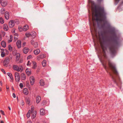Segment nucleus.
I'll return each instance as SVG.
<instances>
[{
    "mask_svg": "<svg viewBox=\"0 0 123 123\" xmlns=\"http://www.w3.org/2000/svg\"><path fill=\"white\" fill-rule=\"evenodd\" d=\"M12 90H14V88H13V86H12Z\"/></svg>",
    "mask_w": 123,
    "mask_h": 123,
    "instance_id": "69168bd1",
    "label": "nucleus"
},
{
    "mask_svg": "<svg viewBox=\"0 0 123 123\" xmlns=\"http://www.w3.org/2000/svg\"><path fill=\"white\" fill-rule=\"evenodd\" d=\"M0 23L2 24H3L4 23V20L2 17L0 18Z\"/></svg>",
    "mask_w": 123,
    "mask_h": 123,
    "instance_id": "c85d7f7f",
    "label": "nucleus"
},
{
    "mask_svg": "<svg viewBox=\"0 0 123 123\" xmlns=\"http://www.w3.org/2000/svg\"><path fill=\"white\" fill-rule=\"evenodd\" d=\"M36 36V33L35 32H32L31 33V38L32 39L34 38Z\"/></svg>",
    "mask_w": 123,
    "mask_h": 123,
    "instance_id": "4468645a",
    "label": "nucleus"
},
{
    "mask_svg": "<svg viewBox=\"0 0 123 123\" xmlns=\"http://www.w3.org/2000/svg\"><path fill=\"white\" fill-rule=\"evenodd\" d=\"M5 50L4 49H1L0 51L1 53L4 52Z\"/></svg>",
    "mask_w": 123,
    "mask_h": 123,
    "instance_id": "09e8293b",
    "label": "nucleus"
},
{
    "mask_svg": "<svg viewBox=\"0 0 123 123\" xmlns=\"http://www.w3.org/2000/svg\"><path fill=\"white\" fill-rule=\"evenodd\" d=\"M119 44L118 37L116 35H113L111 38L109 43V49L113 57L115 55L116 49Z\"/></svg>",
    "mask_w": 123,
    "mask_h": 123,
    "instance_id": "f03ea898",
    "label": "nucleus"
},
{
    "mask_svg": "<svg viewBox=\"0 0 123 123\" xmlns=\"http://www.w3.org/2000/svg\"><path fill=\"white\" fill-rule=\"evenodd\" d=\"M31 112V111L30 110H29L28 111V112L27 113H29L30 114Z\"/></svg>",
    "mask_w": 123,
    "mask_h": 123,
    "instance_id": "bf43d9fd",
    "label": "nucleus"
},
{
    "mask_svg": "<svg viewBox=\"0 0 123 123\" xmlns=\"http://www.w3.org/2000/svg\"><path fill=\"white\" fill-rule=\"evenodd\" d=\"M30 114H29V113H27V115H26V116H27V117H28V118H29L30 116Z\"/></svg>",
    "mask_w": 123,
    "mask_h": 123,
    "instance_id": "49530a36",
    "label": "nucleus"
},
{
    "mask_svg": "<svg viewBox=\"0 0 123 123\" xmlns=\"http://www.w3.org/2000/svg\"><path fill=\"white\" fill-rule=\"evenodd\" d=\"M12 96L14 98H16V95L15 93H13L12 94Z\"/></svg>",
    "mask_w": 123,
    "mask_h": 123,
    "instance_id": "de8ad7c7",
    "label": "nucleus"
},
{
    "mask_svg": "<svg viewBox=\"0 0 123 123\" xmlns=\"http://www.w3.org/2000/svg\"><path fill=\"white\" fill-rule=\"evenodd\" d=\"M36 102L37 104L38 103V96H37L36 98Z\"/></svg>",
    "mask_w": 123,
    "mask_h": 123,
    "instance_id": "4c0bfd02",
    "label": "nucleus"
},
{
    "mask_svg": "<svg viewBox=\"0 0 123 123\" xmlns=\"http://www.w3.org/2000/svg\"><path fill=\"white\" fill-rule=\"evenodd\" d=\"M1 45L4 48H5L6 47V43L4 41H2L1 43Z\"/></svg>",
    "mask_w": 123,
    "mask_h": 123,
    "instance_id": "b1692460",
    "label": "nucleus"
},
{
    "mask_svg": "<svg viewBox=\"0 0 123 123\" xmlns=\"http://www.w3.org/2000/svg\"><path fill=\"white\" fill-rule=\"evenodd\" d=\"M10 58L9 57H6L3 62L4 66L5 67H7L9 63Z\"/></svg>",
    "mask_w": 123,
    "mask_h": 123,
    "instance_id": "20e7f679",
    "label": "nucleus"
},
{
    "mask_svg": "<svg viewBox=\"0 0 123 123\" xmlns=\"http://www.w3.org/2000/svg\"><path fill=\"white\" fill-rule=\"evenodd\" d=\"M7 3L6 0H2L1 2L2 6L3 7H4L6 6Z\"/></svg>",
    "mask_w": 123,
    "mask_h": 123,
    "instance_id": "1a4fd4ad",
    "label": "nucleus"
},
{
    "mask_svg": "<svg viewBox=\"0 0 123 123\" xmlns=\"http://www.w3.org/2000/svg\"><path fill=\"white\" fill-rule=\"evenodd\" d=\"M26 73L28 76L30 75L31 74V70L28 69H26L25 70Z\"/></svg>",
    "mask_w": 123,
    "mask_h": 123,
    "instance_id": "dca6fc26",
    "label": "nucleus"
},
{
    "mask_svg": "<svg viewBox=\"0 0 123 123\" xmlns=\"http://www.w3.org/2000/svg\"><path fill=\"white\" fill-rule=\"evenodd\" d=\"M7 75L9 76V77L10 78L12 81L14 79L12 76V74L11 73H7Z\"/></svg>",
    "mask_w": 123,
    "mask_h": 123,
    "instance_id": "4be33fe9",
    "label": "nucleus"
},
{
    "mask_svg": "<svg viewBox=\"0 0 123 123\" xmlns=\"http://www.w3.org/2000/svg\"><path fill=\"white\" fill-rule=\"evenodd\" d=\"M8 108H9V110H11V109L10 107H9V106H8Z\"/></svg>",
    "mask_w": 123,
    "mask_h": 123,
    "instance_id": "e2e57ef3",
    "label": "nucleus"
},
{
    "mask_svg": "<svg viewBox=\"0 0 123 123\" xmlns=\"http://www.w3.org/2000/svg\"><path fill=\"white\" fill-rule=\"evenodd\" d=\"M5 50L6 51V53H8V51L6 49H5Z\"/></svg>",
    "mask_w": 123,
    "mask_h": 123,
    "instance_id": "052dcab7",
    "label": "nucleus"
},
{
    "mask_svg": "<svg viewBox=\"0 0 123 123\" xmlns=\"http://www.w3.org/2000/svg\"><path fill=\"white\" fill-rule=\"evenodd\" d=\"M18 29L19 31L20 32L22 31L23 30V29H22V28L21 27H19L18 28Z\"/></svg>",
    "mask_w": 123,
    "mask_h": 123,
    "instance_id": "a19ab883",
    "label": "nucleus"
},
{
    "mask_svg": "<svg viewBox=\"0 0 123 123\" xmlns=\"http://www.w3.org/2000/svg\"><path fill=\"white\" fill-rule=\"evenodd\" d=\"M21 79L22 80H25L26 79V76L25 74L22 73L21 74Z\"/></svg>",
    "mask_w": 123,
    "mask_h": 123,
    "instance_id": "aec40b11",
    "label": "nucleus"
},
{
    "mask_svg": "<svg viewBox=\"0 0 123 123\" xmlns=\"http://www.w3.org/2000/svg\"><path fill=\"white\" fill-rule=\"evenodd\" d=\"M21 40H18L17 41L16 44L17 47L18 48H20L21 47Z\"/></svg>",
    "mask_w": 123,
    "mask_h": 123,
    "instance_id": "9d476101",
    "label": "nucleus"
},
{
    "mask_svg": "<svg viewBox=\"0 0 123 123\" xmlns=\"http://www.w3.org/2000/svg\"><path fill=\"white\" fill-rule=\"evenodd\" d=\"M19 86H20V87L21 88H22L23 87V84L22 83H20V84L19 85Z\"/></svg>",
    "mask_w": 123,
    "mask_h": 123,
    "instance_id": "e433bc0d",
    "label": "nucleus"
},
{
    "mask_svg": "<svg viewBox=\"0 0 123 123\" xmlns=\"http://www.w3.org/2000/svg\"><path fill=\"white\" fill-rule=\"evenodd\" d=\"M9 14L8 12H6L5 14V17L6 19H8L9 18Z\"/></svg>",
    "mask_w": 123,
    "mask_h": 123,
    "instance_id": "f8f14e48",
    "label": "nucleus"
},
{
    "mask_svg": "<svg viewBox=\"0 0 123 123\" xmlns=\"http://www.w3.org/2000/svg\"><path fill=\"white\" fill-rule=\"evenodd\" d=\"M1 53V56L2 57H4L5 56V52H2V53Z\"/></svg>",
    "mask_w": 123,
    "mask_h": 123,
    "instance_id": "72a5a7b5",
    "label": "nucleus"
},
{
    "mask_svg": "<svg viewBox=\"0 0 123 123\" xmlns=\"http://www.w3.org/2000/svg\"><path fill=\"white\" fill-rule=\"evenodd\" d=\"M40 114L41 115H43L45 114V111L43 109L40 110Z\"/></svg>",
    "mask_w": 123,
    "mask_h": 123,
    "instance_id": "2eb2a0df",
    "label": "nucleus"
},
{
    "mask_svg": "<svg viewBox=\"0 0 123 123\" xmlns=\"http://www.w3.org/2000/svg\"><path fill=\"white\" fill-rule=\"evenodd\" d=\"M28 29L29 26L28 25H27L24 26L23 28V30L24 31H26Z\"/></svg>",
    "mask_w": 123,
    "mask_h": 123,
    "instance_id": "f3484780",
    "label": "nucleus"
},
{
    "mask_svg": "<svg viewBox=\"0 0 123 123\" xmlns=\"http://www.w3.org/2000/svg\"><path fill=\"white\" fill-rule=\"evenodd\" d=\"M1 70L3 72L4 74H6V73L4 69L2 68L1 69Z\"/></svg>",
    "mask_w": 123,
    "mask_h": 123,
    "instance_id": "79ce46f5",
    "label": "nucleus"
},
{
    "mask_svg": "<svg viewBox=\"0 0 123 123\" xmlns=\"http://www.w3.org/2000/svg\"><path fill=\"white\" fill-rule=\"evenodd\" d=\"M102 39H103V36L102 35Z\"/></svg>",
    "mask_w": 123,
    "mask_h": 123,
    "instance_id": "774afa93",
    "label": "nucleus"
},
{
    "mask_svg": "<svg viewBox=\"0 0 123 123\" xmlns=\"http://www.w3.org/2000/svg\"><path fill=\"white\" fill-rule=\"evenodd\" d=\"M27 123H32L31 121H27Z\"/></svg>",
    "mask_w": 123,
    "mask_h": 123,
    "instance_id": "6e6d98bb",
    "label": "nucleus"
},
{
    "mask_svg": "<svg viewBox=\"0 0 123 123\" xmlns=\"http://www.w3.org/2000/svg\"><path fill=\"white\" fill-rule=\"evenodd\" d=\"M10 39L8 41L9 43H10L12 42V40L13 36L12 35H11L10 36Z\"/></svg>",
    "mask_w": 123,
    "mask_h": 123,
    "instance_id": "c756f323",
    "label": "nucleus"
},
{
    "mask_svg": "<svg viewBox=\"0 0 123 123\" xmlns=\"http://www.w3.org/2000/svg\"><path fill=\"white\" fill-rule=\"evenodd\" d=\"M26 36L28 37H31V33H29L26 32L25 34Z\"/></svg>",
    "mask_w": 123,
    "mask_h": 123,
    "instance_id": "bb28decb",
    "label": "nucleus"
},
{
    "mask_svg": "<svg viewBox=\"0 0 123 123\" xmlns=\"http://www.w3.org/2000/svg\"><path fill=\"white\" fill-rule=\"evenodd\" d=\"M12 33H14L15 32V29H13L12 30Z\"/></svg>",
    "mask_w": 123,
    "mask_h": 123,
    "instance_id": "603ef678",
    "label": "nucleus"
},
{
    "mask_svg": "<svg viewBox=\"0 0 123 123\" xmlns=\"http://www.w3.org/2000/svg\"><path fill=\"white\" fill-rule=\"evenodd\" d=\"M15 80L17 82H19L20 80V76L19 73L16 72L15 73Z\"/></svg>",
    "mask_w": 123,
    "mask_h": 123,
    "instance_id": "423d86ee",
    "label": "nucleus"
},
{
    "mask_svg": "<svg viewBox=\"0 0 123 123\" xmlns=\"http://www.w3.org/2000/svg\"><path fill=\"white\" fill-rule=\"evenodd\" d=\"M26 43L25 42H24L22 44V46L23 47H24V46H25L26 45Z\"/></svg>",
    "mask_w": 123,
    "mask_h": 123,
    "instance_id": "a18cd8bd",
    "label": "nucleus"
},
{
    "mask_svg": "<svg viewBox=\"0 0 123 123\" xmlns=\"http://www.w3.org/2000/svg\"><path fill=\"white\" fill-rule=\"evenodd\" d=\"M31 43L32 44H34V41L33 40H31Z\"/></svg>",
    "mask_w": 123,
    "mask_h": 123,
    "instance_id": "8fccbe9b",
    "label": "nucleus"
},
{
    "mask_svg": "<svg viewBox=\"0 0 123 123\" xmlns=\"http://www.w3.org/2000/svg\"><path fill=\"white\" fill-rule=\"evenodd\" d=\"M8 49L9 51L11 52L12 50V47L11 45H9L8 46Z\"/></svg>",
    "mask_w": 123,
    "mask_h": 123,
    "instance_id": "cd10ccee",
    "label": "nucleus"
},
{
    "mask_svg": "<svg viewBox=\"0 0 123 123\" xmlns=\"http://www.w3.org/2000/svg\"><path fill=\"white\" fill-rule=\"evenodd\" d=\"M13 69L18 72L22 71L23 70V68L21 66L18 67L16 65H13Z\"/></svg>",
    "mask_w": 123,
    "mask_h": 123,
    "instance_id": "39448f33",
    "label": "nucleus"
},
{
    "mask_svg": "<svg viewBox=\"0 0 123 123\" xmlns=\"http://www.w3.org/2000/svg\"><path fill=\"white\" fill-rule=\"evenodd\" d=\"M34 54L35 55H38V51L37 49L35 50L34 51Z\"/></svg>",
    "mask_w": 123,
    "mask_h": 123,
    "instance_id": "7c9ffc66",
    "label": "nucleus"
},
{
    "mask_svg": "<svg viewBox=\"0 0 123 123\" xmlns=\"http://www.w3.org/2000/svg\"><path fill=\"white\" fill-rule=\"evenodd\" d=\"M23 50L24 53L25 54H27L29 51V49L27 48H24Z\"/></svg>",
    "mask_w": 123,
    "mask_h": 123,
    "instance_id": "412c9836",
    "label": "nucleus"
},
{
    "mask_svg": "<svg viewBox=\"0 0 123 123\" xmlns=\"http://www.w3.org/2000/svg\"><path fill=\"white\" fill-rule=\"evenodd\" d=\"M46 62L45 60H44L42 62V64L43 67H45L46 65Z\"/></svg>",
    "mask_w": 123,
    "mask_h": 123,
    "instance_id": "a878e982",
    "label": "nucleus"
},
{
    "mask_svg": "<svg viewBox=\"0 0 123 123\" xmlns=\"http://www.w3.org/2000/svg\"><path fill=\"white\" fill-rule=\"evenodd\" d=\"M24 105V101L23 100H22V103H21V105L22 106H23Z\"/></svg>",
    "mask_w": 123,
    "mask_h": 123,
    "instance_id": "c03bdc74",
    "label": "nucleus"
},
{
    "mask_svg": "<svg viewBox=\"0 0 123 123\" xmlns=\"http://www.w3.org/2000/svg\"><path fill=\"white\" fill-rule=\"evenodd\" d=\"M88 1L90 3H91L92 5L93 6L94 5V2L93 1H92L91 0H88Z\"/></svg>",
    "mask_w": 123,
    "mask_h": 123,
    "instance_id": "473e14b6",
    "label": "nucleus"
},
{
    "mask_svg": "<svg viewBox=\"0 0 123 123\" xmlns=\"http://www.w3.org/2000/svg\"><path fill=\"white\" fill-rule=\"evenodd\" d=\"M23 92L25 95H27L28 93V91L26 88H25L23 90Z\"/></svg>",
    "mask_w": 123,
    "mask_h": 123,
    "instance_id": "6ab92c4d",
    "label": "nucleus"
},
{
    "mask_svg": "<svg viewBox=\"0 0 123 123\" xmlns=\"http://www.w3.org/2000/svg\"><path fill=\"white\" fill-rule=\"evenodd\" d=\"M45 57V56L44 54H42L40 55V58L41 59H42Z\"/></svg>",
    "mask_w": 123,
    "mask_h": 123,
    "instance_id": "f704fd0d",
    "label": "nucleus"
},
{
    "mask_svg": "<svg viewBox=\"0 0 123 123\" xmlns=\"http://www.w3.org/2000/svg\"><path fill=\"white\" fill-rule=\"evenodd\" d=\"M31 63H30V61H28L27 64V66H28L29 65H31Z\"/></svg>",
    "mask_w": 123,
    "mask_h": 123,
    "instance_id": "ea45409f",
    "label": "nucleus"
},
{
    "mask_svg": "<svg viewBox=\"0 0 123 123\" xmlns=\"http://www.w3.org/2000/svg\"><path fill=\"white\" fill-rule=\"evenodd\" d=\"M120 0H115L116 2L118 3Z\"/></svg>",
    "mask_w": 123,
    "mask_h": 123,
    "instance_id": "680f3d73",
    "label": "nucleus"
},
{
    "mask_svg": "<svg viewBox=\"0 0 123 123\" xmlns=\"http://www.w3.org/2000/svg\"><path fill=\"white\" fill-rule=\"evenodd\" d=\"M34 106H32L31 107V112L32 111H34Z\"/></svg>",
    "mask_w": 123,
    "mask_h": 123,
    "instance_id": "c9c22d12",
    "label": "nucleus"
},
{
    "mask_svg": "<svg viewBox=\"0 0 123 123\" xmlns=\"http://www.w3.org/2000/svg\"><path fill=\"white\" fill-rule=\"evenodd\" d=\"M40 85L41 86H43L44 85V83L43 80H40Z\"/></svg>",
    "mask_w": 123,
    "mask_h": 123,
    "instance_id": "393cba45",
    "label": "nucleus"
},
{
    "mask_svg": "<svg viewBox=\"0 0 123 123\" xmlns=\"http://www.w3.org/2000/svg\"><path fill=\"white\" fill-rule=\"evenodd\" d=\"M0 84L1 85V86H2V82L1 81L0 82Z\"/></svg>",
    "mask_w": 123,
    "mask_h": 123,
    "instance_id": "13d9d810",
    "label": "nucleus"
},
{
    "mask_svg": "<svg viewBox=\"0 0 123 123\" xmlns=\"http://www.w3.org/2000/svg\"><path fill=\"white\" fill-rule=\"evenodd\" d=\"M14 40H17L18 39V38L15 37H14Z\"/></svg>",
    "mask_w": 123,
    "mask_h": 123,
    "instance_id": "864d4df0",
    "label": "nucleus"
},
{
    "mask_svg": "<svg viewBox=\"0 0 123 123\" xmlns=\"http://www.w3.org/2000/svg\"><path fill=\"white\" fill-rule=\"evenodd\" d=\"M92 20L93 24V28L92 30H91V32L93 38L95 37L98 39L100 42V45L102 50L103 55L104 57H106L105 50L106 48L101 42V37L99 34V36L97 35V31L96 28V24L95 22L96 21L98 23V21L106 22L105 20L106 13L104 11L103 7H99L97 8L95 6L92 8Z\"/></svg>",
    "mask_w": 123,
    "mask_h": 123,
    "instance_id": "f257e3e1",
    "label": "nucleus"
},
{
    "mask_svg": "<svg viewBox=\"0 0 123 123\" xmlns=\"http://www.w3.org/2000/svg\"><path fill=\"white\" fill-rule=\"evenodd\" d=\"M3 29L6 31H7L8 30V25L6 24H4L3 25Z\"/></svg>",
    "mask_w": 123,
    "mask_h": 123,
    "instance_id": "ddd939ff",
    "label": "nucleus"
},
{
    "mask_svg": "<svg viewBox=\"0 0 123 123\" xmlns=\"http://www.w3.org/2000/svg\"><path fill=\"white\" fill-rule=\"evenodd\" d=\"M0 123H4L2 121H1Z\"/></svg>",
    "mask_w": 123,
    "mask_h": 123,
    "instance_id": "0e129e2a",
    "label": "nucleus"
},
{
    "mask_svg": "<svg viewBox=\"0 0 123 123\" xmlns=\"http://www.w3.org/2000/svg\"><path fill=\"white\" fill-rule=\"evenodd\" d=\"M31 114L32 115V118L34 119L36 117L37 114V111H33L31 112Z\"/></svg>",
    "mask_w": 123,
    "mask_h": 123,
    "instance_id": "9b49d317",
    "label": "nucleus"
},
{
    "mask_svg": "<svg viewBox=\"0 0 123 123\" xmlns=\"http://www.w3.org/2000/svg\"><path fill=\"white\" fill-rule=\"evenodd\" d=\"M32 62L33 64V66L32 67V68L34 69H35L37 67L36 63L34 61H32Z\"/></svg>",
    "mask_w": 123,
    "mask_h": 123,
    "instance_id": "5701e85b",
    "label": "nucleus"
},
{
    "mask_svg": "<svg viewBox=\"0 0 123 123\" xmlns=\"http://www.w3.org/2000/svg\"><path fill=\"white\" fill-rule=\"evenodd\" d=\"M15 23V22L14 20L10 21L9 23V27L11 28H12L14 25Z\"/></svg>",
    "mask_w": 123,
    "mask_h": 123,
    "instance_id": "0eeeda50",
    "label": "nucleus"
},
{
    "mask_svg": "<svg viewBox=\"0 0 123 123\" xmlns=\"http://www.w3.org/2000/svg\"><path fill=\"white\" fill-rule=\"evenodd\" d=\"M14 35L17 36H18V33H15L14 34Z\"/></svg>",
    "mask_w": 123,
    "mask_h": 123,
    "instance_id": "5fc2aeb1",
    "label": "nucleus"
},
{
    "mask_svg": "<svg viewBox=\"0 0 123 123\" xmlns=\"http://www.w3.org/2000/svg\"><path fill=\"white\" fill-rule=\"evenodd\" d=\"M26 102L27 104L29 105H30V99L29 98H25Z\"/></svg>",
    "mask_w": 123,
    "mask_h": 123,
    "instance_id": "a211bd4d",
    "label": "nucleus"
},
{
    "mask_svg": "<svg viewBox=\"0 0 123 123\" xmlns=\"http://www.w3.org/2000/svg\"><path fill=\"white\" fill-rule=\"evenodd\" d=\"M32 58V55H30L28 56L27 58V59H29L30 58Z\"/></svg>",
    "mask_w": 123,
    "mask_h": 123,
    "instance_id": "58836bf2",
    "label": "nucleus"
},
{
    "mask_svg": "<svg viewBox=\"0 0 123 123\" xmlns=\"http://www.w3.org/2000/svg\"><path fill=\"white\" fill-rule=\"evenodd\" d=\"M6 88L7 89H9V87L8 86H6Z\"/></svg>",
    "mask_w": 123,
    "mask_h": 123,
    "instance_id": "4d7b16f0",
    "label": "nucleus"
},
{
    "mask_svg": "<svg viewBox=\"0 0 123 123\" xmlns=\"http://www.w3.org/2000/svg\"><path fill=\"white\" fill-rule=\"evenodd\" d=\"M0 111L3 115H5L4 112L2 110H0Z\"/></svg>",
    "mask_w": 123,
    "mask_h": 123,
    "instance_id": "37998d69",
    "label": "nucleus"
},
{
    "mask_svg": "<svg viewBox=\"0 0 123 123\" xmlns=\"http://www.w3.org/2000/svg\"><path fill=\"white\" fill-rule=\"evenodd\" d=\"M17 98L18 101V97H17Z\"/></svg>",
    "mask_w": 123,
    "mask_h": 123,
    "instance_id": "338daca9",
    "label": "nucleus"
},
{
    "mask_svg": "<svg viewBox=\"0 0 123 123\" xmlns=\"http://www.w3.org/2000/svg\"><path fill=\"white\" fill-rule=\"evenodd\" d=\"M34 47L37 48L38 46V44L37 42H35L34 43Z\"/></svg>",
    "mask_w": 123,
    "mask_h": 123,
    "instance_id": "2f4dec72",
    "label": "nucleus"
},
{
    "mask_svg": "<svg viewBox=\"0 0 123 123\" xmlns=\"http://www.w3.org/2000/svg\"><path fill=\"white\" fill-rule=\"evenodd\" d=\"M103 65L105 68V69H106L107 68L106 66L104 64H103Z\"/></svg>",
    "mask_w": 123,
    "mask_h": 123,
    "instance_id": "3c124183",
    "label": "nucleus"
},
{
    "mask_svg": "<svg viewBox=\"0 0 123 123\" xmlns=\"http://www.w3.org/2000/svg\"><path fill=\"white\" fill-rule=\"evenodd\" d=\"M108 65L110 68L112 70L113 73H111L110 74L113 81L117 85L120 82L118 74L116 68L115 64L109 61Z\"/></svg>",
    "mask_w": 123,
    "mask_h": 123,
    "instance_id": "7ed1b4c3",
    "label": "nucleus"
},
{
    "mask_svg": "<svg viewBox=\"0 0 123 123\" xmlns=\"http://www.w3.org/2000/svg\"><path fill=\"white\" fill-rule=\"evenodd\" d=\"M30 80L31 84L32 85H33L34 84L35 80L33 76H31L30 77Z\"/></svg>",
    "mask_w": 123,
    "mask_h": 123,
    "instance_id": "6e6552de",
    "label": "nucleus"
}]
</instances>
